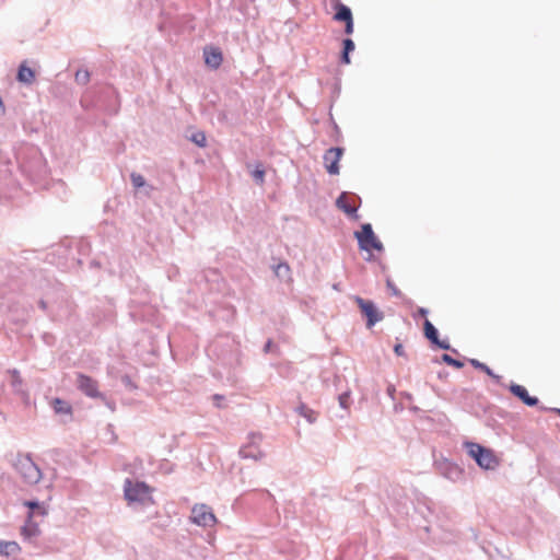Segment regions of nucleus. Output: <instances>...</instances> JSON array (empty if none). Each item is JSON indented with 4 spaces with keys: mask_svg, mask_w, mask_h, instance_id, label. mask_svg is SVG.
Masks as SVG:
<instances>
[{
    "mask_svg": "<svg viewBox=\"0 0 560 560\" xmlns=\"http://www.w3.org/2000/svg\"><path fill=\"white\" fill-rule=\"evenodd\" d=\"M260 441V433H250L247 444L243 445L238 451L240 456L245 459L260 460L265 456L264 452L258 446Z\"/></svg>",
    "mask_w": 560,
    "mask_h": 560,
    "instance_id": "obj_6",
    "label": "nucleus"
},
{
    "mask_svg": "<svg viewBox=\"0 0 560 560\" xmlns=\"http://www.w3.org/2000/svg\"><path fill=\"white\" fill-rule=\"evenodd\" d=\"M354 301L362 315L366 318L368 328H372L376 323L383 320L384 314L376 307L373 301L362 299L358 295L354 296Z\"/></svg>",
    "mask_w": 560,
    "mask_h": 560,
    "instance_id": "obj_4",
    "label": "nucleus"
},
{
    "mask_svg": "<svg viewBox=\"0 0 560 560\" xmlns=\"http://www.w3.org/2000/svg\"><path fill=\"white\" fill-rule=\"evenodd\" d=\"M77 386L82 393L91 398H97L102 396V394L98 392L97 382L88 375L81 373L78 374Z\"/></svg>",
    "mask_w": 560,
    "mask_h": 560,
    "instance_id": "obj_10",
    "label": "nucleus"
},
{
    "mask_svg": "<svg viewBox=\"0 0 560 560\" xmlns=\"http://www.w3.org/2000/svg\"><path fill=\"white\" fill-rule=\"evenodd\" d=\"M289 271H290V267L287 262H280L275 268V272L278 277L288 276Z\"/></svg>",
    "mask_w": 560,
    "mask_h": 560,
    "instance_id": "obj_31",
    "label": "nucleus"
},
{
    "mask_svg": "<svg viewBox=\"0 0 560 560\" xmlns=\"http://www.w3.org/2000/svg\"><path fill=\"white\" fill-rule=\"evenodd\" d=\"M469 363L475 368L482 372H485L487 375H489L491 378H493L497 383H500L501 376L495 374L487 364L478 361L477 359H469Z\"/></svg>",
    "mask_w": 560,
    "mask_h": 560,
    "instance_id": "obj_22",
    "label": "nucleus"
},
{
    "mask_svg": "<svg viewBox=\"0 0 560 560\" xmlns=\"http://www.w3.org/2000/svg\"><path fill=\"white\" fill-rule=\"evenodd\" d=\"M298 415L305 418L306 421L311 424L315 423L317 420V412L311 409L304 402H300L299 406L294 409Z\"/></svg>",
    "mask_w": 560,
    "mask_h": 560,
    "instance_id": "obj_17",
    "label": "nucleus"
},
{
    "mask_svg": "<svg viewBox=\"0 0 560 560\" xmlns=\"http://www.w3.org/2000/svg\"><path fill=\"white\" fill-rule=\"evenodd\" d=\"M271 347H272V341H271V340H268V341L266 342V345L264 346V351H265L266 353H268V352L271 350Z\"/></svg>",
    "mask_w": 560,
    "mask_h": 560,
    "instance_id": "obj_40",
    "label": "nucleus"
},
{
    "mask_svg": "<svg viewBox=\"0 0 560 560\" xmlns=\"http://www.w3.org/2000/svg\"><path fill=\"white\" fill-rule=\"evenodd\" d=\"M16 79L19 82L24 84H32L35 80V72L31 68H28L25 62L20 65L18 70Z\"/></svg>",
    "mask_w": 560,
    "mask_h": 560,
    "instance_id": "obj_15",
    "label": "nucleus"
},
{
    "mask_svg": "<svg viewBox=\"0 0 560 560\" xmlns=\"http://www.w3.org/2000/svg\"><path fill=\"white\" fill-rule=\"evenodd\" d=\"M91 74L86 69H80L75 72L74 80L80 85H86L90 82Z\"/></svg>",
    "mask_w": 560,
    "mask_h": 560,
    "instance_id": "obj_25",
    "label": "nucleus"
},
{
    "mask_svg": "<svg viewBox=\"0 0 560 560\" xmlns=\"http://www.w3.org/2000/svg\"><path fill=\"white\" fill-rule=\"evenodd\" d=\"M24 505L30 509L27 514V518H33L34 514H39L44 516L46 514V510L42 503L36 500H28L24 502Z\"/></svg>",
    "mask_w": 560,
    "mask_h": 560,
    "instance_id": "obj_20",
    "label": "nucleus"
},
{
    "mask_svg": "<svg viewBox=\"0 0 560 560\" xmlns=\"http://www.w3.org/2000/svg\"><path fill=\"white\" fill-rule=\"evenodd\" d=\"M361 203L360 196L351 192L343 191L336 200V206L348 215H357L358 208Z\"/></svg>",
    "mask_w": 560,
    "mask_h": 560,
    "instance_id": "obj_8",
    "label": "nucleus"
},
{
    "mask_svg": "<svg viewBox=\"0 0 560 560\" xmlns=\"http://www.w3.org/2000/svg\"><path fill=\"white\" fill-rule=\"evenodd\" d=\"M4 114V105L2 101L0 100V115Z\"/></svg>",
    "mask_w": 560,
    "mask_h": 560,
    "instance_id": "obj_41",
    "label": "nucleus"
},
{
    "mask_svg": "<svg viewBox=\"0 0 560 560\" xmlns=\"http://www.w3.org/2000/svg\"><path fill=\"white\" fill-rule=\"evenodd\" d=\"M14 468L27 485H36L42 479V470L34 463L30 454L18 455L14 462Z\"/></svg>",
    "mask_w": 560,
    "mask_h": 560,
    "instance_id": "obj_1",
    "label": "nucleus"
},
{
    "mask_svg": "<svg viewBox=\"0 0 560 560\" xmlns=\"http://www.w3.org/2000/svg\"><path fill=\"white\" fill-rule=\"evenodd\" d=\"M121 382H122V384H124L126 387H128V388H130V389L136 388V385L133 384V382H132V380H131V377H130L129 375H124V376L121 377Z\"/></svg>",
    "mask_w": 560,
    "mask_h": 560,
    "instance_id": "obj_35",
    "label": "nucleus"
},
{
    "mask_svg": "<svg viewBox=\"0 0 560 560\" xmlns=\"http://www.w3.org/2000/svg\"><path fill=\"white\" fill-rule=\"evenodd\" d=\"M485 446L478 444V443H475V442H466L465 443V448L468 453V455L475 459V462L477 463V458H478V448H483Z\"/></svg>",
    "mask_w": 560,
    "mask_h": 560,
    "instance_id": "obj_26",
    "label": "nucleus"
},
{
    "mask_svg": "<svg viewBox=\"0 0 560 560\" xmlns=\"http://www.w3.org/2000/svg\"><path fill=\"white\" fill-rule=\"evenodd\" d=\"M394 352L399 355V357H404L405 355V349H404V346L401 343H397L395 345L394 347Z\"/></svg>",
    "mask_w": 560,
    "mask_h": 560,
    "instance_id": "obj_38",
    "label": "nucleus"
},
{
    "mask_svg": "<svg viewBox=\"0 0 560 560\" xmlns=\"http://www.w3.org/2000/svg\"><path fill=\"white\" fill-rule=\"evenodd\" d=\"M477 465L486 470H493L499 466V459L493 451L487 447L478 448Z\"/></svg>",
    "mask_w": 560,
    "mask_h": 560,
    "instance_id": "obj_11",
    "label": "nucleus"
},
{
    "mask_svg": "<svg viewBox=\"0 0 560 560\" xmlns=\"http://www.w3.org/2000/svg\"><path fill=\"white\" fill-rule=\"evenodd\" d=\"M8 373L11 375V387L14 393L24 396V385L20 372L16 369L9 370Z\"/></svg>",
    "mask_w": 560,
    "mask_h": 560,
    "instance_id": "obj_16",
    "label": "nucleus"
},
{
    "mask_svg": "<svg viewBox=\"0 0 560 560\" xmlns=\"http://www.w3.org/2000/svg\"><path fill=\"white\" fill-rule=\"evenodd\" d=\"M203 58L207 67L213 70H217L223 61V55L221 49L212 45L206 46L203 48Z\"/></svg>",
    "mask_w": 560,
    "mask_h": 560,
    "instance_id": "obj_12",
    "label": "nucleus"
},
{
    "mask_svg": "<svg viewBox=\"0 0 560 560\" xmlns=\"http://www.w3.org/2000/svg\"><path fill=\"white\" fill-rule=\"evenodd\" d=\"M387 390H388V394L392 395V393L395 392V388L393 386H389Z\"/></svg>",
    "mask_w": 560,
    "mask_h": 560,
    "instance_id": "obj_42",
    "label": "nucleus"
},
{
    "mask_svg": "<svg viewBox=\"0 0 560 560\" xmlns=\"http://www.w3.org/2000/svg\"><path fill=\"white\" fill-rule=\"evenodd\" d=\"M424 336L430 340L432 345L436 343L439 340V331L435 326L429 320L425 319L423 323Z\"/></svg>",
    "mask_w": 560,
    "mask_h": 560,
    "instance_id": "obj_21",
    "label": "nucleus"
},
{
    "mask_svg": "<svg viewBox=\"0 0 560 560\" xmlns=\"http://www.w3.org/2000/svg\"><path fill=\"white\" fill-rule=\"evenodd\" d=\"M434 467L441 476L453 482L458 481L463 477V469L447 458H435Z\"/></svg>",
    "mask_w": 560,
    "mask_h": 560,
    "instance_id": "obj_5",
    "label": "nucleus"
},
{
    "mask_svg": "<svg viewBox=\"0 0 560 560\" xmlns=\"http://www.w3.org/2000/svg\"><path fill=\"white\" fill-rule=\"evenodd\" d=\"M51 406H52L55 412L58 415H70L71 413V406L67 401H65L60 398H55L51 402Z\"/></svg>",
    "mask_w": 560,
    "mask_h": 560,
    "instance_id": "obj_23",
    "label": "nucleus"
},
{
    "mask_svg": "<svg viewBox=\"0 0 560 560\" xmlns=\"http://www.w3.org/2000/svg\"><path fill=\"white\" fill-rule=\"evenodd\" d=\"M191 141L196 143L198 147L203 148L207 144L206 135L201 131L195 132L191 136Z\"/></svg>",
    "mask_w": 560,
    "mask_h": 560,
    "instance_id": "obj_30",
    "label": "nucleus"
},
{
    "mask_svg": "<svg viewBox=\"0 0 560 560\" xmlns=\"http://www.w3.org/2000/svg\"><path fill=\"white\" fill-rule=\"evenodd\" d=\"M190 520L192 523L203 527L212 526L217 521L211 509L206 504H196L191 510Z\"/></svg>",
    "mask_w": 560,
    "mask_h": 560,
    "instance_id": "obj_7",
    "label": "nucleus"
},
{
    "mask_svg": "<svg viewBox=\"0 0 560 560\" xmlns=\"http://www.w3.org/2000/svg\"><path fill=\"white\" fill-rule=\"evenodd\" d=\"M417 313H418V315L425 317L428 315L429 311L424 307H419Z\"/></svg>",
    "mask_w": 560,
    "mask_h": 560,
    "instance_id": "obj_39",
    "label": "nucleus"
},
{
    "mask_svg": "<svg viewBox=\"0 0 560 560\" xmlns=\"http://www.w3.org/2000/svg\"><path fill=\"white\" fill-rule=\"evenodd\" d=\"M349 398H350V393L349 392H345V393H342V394H340L338 396L339 405H340L341 408L348 409V407H349Z\"/></svg>",
    "mask_w": 560,
    "mask_h": 560,
    "instance_id": "obj_32",
    "label": "nucleus"
},
{
    "mask_svg": "<svg viewBox=\"0 0 560 560\" xmlns=\"http://www.w3.org/2000/svg\"><path fill=\"white\" fill-rule=\"evenodd\" d=\"M510 392L517 397L520 400L523 401L528 407H535L538 405L539 400L535 396H530L527 392V389L518 384L512 383L509 386Z\"/></svg>",
    "mask_w": 560,
    "mask_h": 560,
    "instance_id": "obj_13",
    "label": "nucleus"
},
{
    "mask_svg": "<svg viewBox=\"0 0 560 560\" xmlns=\"http://www.w3.org/2000/svg\"><path fill=\"white\" fill-rule=\"evenodd\" d=\"M355 48L354 42L351 38H345L342 40V51L340 56V62L343 65H349L351 62L350 60V52H352Z\"/></svg>",
    "mask_w": 560,
    "mask_h": 560,
    "instance_id": "obj_19",
    "label": "nucleus"
},
{
    "mask_svg": "<svg viewBox=\"0 0 560 560\" xmlns=\"http://www.w3.org/2000/svg\"><path fill=\"white\" fill-rule=\"evenodd\" d=\"M20 550L21 548L15 541L0 540V556H15Z\"/></svg>",
    "mask_w": 560,
    "mask_h": 560,
    "instance_id": "obj_18",
    "label": "nucleus"
},
{
    "mask_svg": "<svg viewBox=\"0 0 560 560\" xmlns=\"http://www.w3.org/2000/svg\"><path fill=\"white\" fill-rule=\"evenodd\" d=\"M345 23V33L347 35H351L353 33V20L343 22Z\"/></svg>",
    "mask_w": 560,
    "mask_h": 560,
    "instance_id": "obj_36",
    "label": "nucleus"
},
{
    "mask_svg": "<svg viewBox=\"0 0 560 560\" xmlns=\"http://www.w3.org/2000/svg\"><path fill=\"white\" fill-rule=\"evenodd\" d=\"M39 305H40L42 308H44V310L46 308V303L44 301H40Z\"/></svg>",
    "mask_w": 560,
    "mask_h": 560,
    "instance_id": "obj_43",
    "label": "nucleus"
},
{
    "mask_svg": "<svg viewBox=\"0 0 560 560\" xmlns=\"http://www.w3.org/2000/svg\"><path fill=\"white\" fill-rule=\"evenodd\" d=\"M335 21L347 22L353 20L351 9L348 5L341 3L340 1H337V3L335 4Z\"/></svg>",
    "mask_w": 560,
    "mask_h": 560,
    "instance_id": "obj_14",
    "label": "nucleus"
},
{
    "mask_svg": "<svg viewBox=\"0 0 560 560\" xmlns=\"http://www.w3.org/2000/svg\"><path fill=\"white\" fill-rule=\"evenodd\" d=\"M358 240L359 248L364 252H371L375 249L383 252L384 246L382 242L376 237L370 223H364L361 226V231L354 233Z\"/></svg>",
    "mask_w": 560,
    "mask_h": 560,
    "instance_id": "obj_3",
    "label": "nucleus"
},
{
    "mask_svg": "<svg viewBox=\"0 0 560 560\" xmlns=\"http://www.w3.org/2000/svg\"><path fill=\"white\" fill-rule=\"evenodd\" d=\"M130 179L135 188L139 189L147 186L144 177L139 173H131Z\"/></svg>",
    "mask_w": 560,
    "mask_h": 560,
    "instance_id": "obj_28",
    "label": "nucleus"
},
{
    "mask_svg": "<svg viewBox=\"0 0 560 560\" xmlns=\"http://www.w3.org/2000/svg\"><path fill=\"white\" fill-rule=\"evenodd\" d=\"M434 346L439 347L440 349L450 350V351H452L454 353H457V350L453 349L447 340H440L439 339L438 342L434 343Z\"/></svg>",
    "mask_w": 560,
    "mask_h": 560,
    "instance_id": "obj_33",
    "label": "nucleus"
},
{
    "mask_svg": "<svg viewBox=\"0 0 560 560\" xmlns=\"http://www.w3.org/2000/svg\"><path fill=\"white\" fill-rule=\"evenodd\" d=\"M212 400H213V404H214L218 408H221V407H222L221 401H222V400H224V396L219 395V394H214V395L212 396Z\"/></svg>",
    "mask_w": 560,
    "mask_h": 560,
    "instance_id": "obj_37",
    "label": "nucleus"
},
{
    "mask_svg": "<svg viewBox=\"0 0 560 560\" xmlns=\"http://www.w3.org/2000/svg\"><path fill=\"white\" fill-rule=\"evenodd\" d=\"M252 176L257 184H262L265 182V170L261 164H257L255 170L252 172Z\"/></svg>",
    "mask_w": 560,
    "mask_h": 560,
    "instance_id": "obj_27",
    "label": "nucleus"
},
{
    "mask_svg": "<svg viewBox=\"0 0 560 560\" xmlns=\"http://www.w3.org/2000/svg\"><path fill=\"white\" fill-rule=\"evenodd\" d=\"M441 359L447 365L454 366L456 369H462L464 366V363L462 361L454 359L447 353L442 354Z\"/></svg>",
    "mask_w": 560,
    "mask_h": 560,
    "instance_id": "obj_29",
    "label": "nucleus"
},
{
    "mask_svg": "<svg viewBox=\"0 0 560 560\" xmlns=\"http://www.w3.org/2000/svg\"><path fill=\"white\" fill-rule=\"evenodd\" d=\"M151 491L152 489L144 481H132L129 478L125 480L124 494L129 503L145 504L147 502H151Z\"/></svg>",
    "mask_w": 560,
    "mask_h": 560,
    "instance_id": "obj_2",
    "label": "nucleus"
},
{
    "mask_svg": "<svg viewBox=\"0 0 560 560\" xmlns=\"http://www.w3.org/2000/svg\"><path fill=\"white\" fill-rule=\"evenodd\" d=\"M343 154V149L340 147H332L324 153V163L328 174H339V161Z\"/></svg>",
    "mask_w": 560,
    "mask_h": 560,
    "instance_id": "obj_9",
    "label": "nucleus"
},
{
    "mask_svg": "<svg viewBox=\"0 0 560 560\" xmlns=\"http://www.w3.org/2000/svg\"><path fill=\"white\" fill-rule=\"evenodd\" d=\"M386 285L392 291L393 295L398 298L401 296L400 290L389 279L386 281Z\"/></svg>",
    "mask_w": 560,
    "mask_h": 560,
    "instance_id": "obj_34",
    "label": "nucleus"
},
{
    "mask_svg": "<svg viewBox=\"0 0 560 560\" xmlns=\"http://www.w3.org/2000/svg\"><path fill=\"white\" fill-rule=\"evenodd\" d=\"M22 534L26 538H32V537L39 535L38 525L36 523H34L32 521V518L31 520L27 518L26 524L22 527Z\"/></svg>",
    "mask_w": 560,
    "mask_h": 560,
    "instance_id": "obj_24",
    "label": "nucleus"
}]
</instances>
